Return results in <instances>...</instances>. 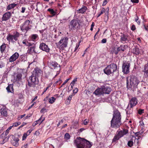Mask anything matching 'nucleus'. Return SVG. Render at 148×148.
Here are the masks:
<instances>
[{
    "instance_id": "1",
    "label": "nucleus",
    "mask_w": 148,
    "mask_h": 148,
    "mask_svg": "<svg viewBox=\"0 0 148 148\" xmlns=\"http://www.w3.org/2000/svg\"><path fill=\"white\" fill-rule=\"evenodd\" d=\"M121 117L120 113L117 110L114 111L113 117L111 121V127L117 128L121 124Z\"/></svg>"
},
{
    "instance_id": "2",
    "label": "nucleus",
    "mask_w": 148,
    "mask_h": 148,
    "mask_svg": "<svg viewBox=\"0 0 148 148\" xmlns=\"http://www.w3.org/2000/svg\"><path fill=\"white\" fill-rule=\"evenodd\" d=\"M74 143L77 148H90L92 145L89 141L80 137L77 138Z\"/></svg>"
},
{
    "instance_id": "3",
    "label": "nucleus",
    "mask_w": 148,
    "mask_h": 148,
    "mask_svg": "<svg viewBox=\"0 0 148 148\" xmlns=\"http://www.w3.org/2000/svg\"><path fill=\"white\" fill-rule=\"evenodd\" d=\"M139 82L137 78L134 75L127 77L126 78L127 88L129 89L132 87H136Z\"/></svg>"
},
{
    "instance_id": "4",
    "label": "nucleus",
    "mask_w": 148,
    "mask_h": 148,
    "mask_svg": "<svg viewBox=\"0 0 148 148\" xmlns=\"http://www.w3.org/2000/svg\"><path fill=\"white\" fill-rule=\"evenodd\" d=\"M128 133V130L126 129H123L122 130L119 129L116 132L112 140V143L115 142L120 138Z\"/></svg>"
},
{
    "instance_id": "5",
    "label": "nucleus",
    "mask_w": 148,
    "mask_h": 148,
    "mask_svg": "<svg viewBox=\"0 0 148 148\" xmlns=\"http://www.w3.org/2000/svg\"><path fill=\"white\" fill-rule=\"evenodd\" d=\"M82 22V21L79 19H74L71 21L69 25V28L73 30L78 29L79 28L80 24Z\"/></svg>"
},
{
    "instance_id": "6",
    "label": "nucleus",
    "mask_w": 148,
    "mask_h": 148,
    "mask_svg": "<svg viewBox=\"0 0 148 148\" xmlns=\"http://www.w3.org/2000/svg\"><path fill=\"white\" fill-rule=\"evenodd\" d=\"M117 69V66L116 64L112 63L108 65L104 69V73L109 75L116 71Z\"/></svg>"
},
{
    "instance_id": "7",
    "label": "nucleus",
    "mask_w": 148,
    "mask_h": 148,
    "mask_svg": "<svg viewBox=\"0 0 148 148\" xmlns=\"http://www.w3.org/2000/svg\"><path fill=\"white\" fill-rule=\"evenodd\" d=\"M29 80L30 82L28 81L27 85H26V87H27V86L29 87H35L36 85L38 84L39 81L38 77L32 75L29 78Z\"/></svg>"
},
{
    "instance_id": "8",
    "label": "nucleus",
    "mask_w": 148,
    "mask_h": 148,
    "mask_svg": "<svg viewBox=\"0 0 148 148\" xmlns=\"http://www.w3.org/2000/svg\"><path fill=\"white\" fill-rule=\"evenodd\" d=\"M20 36L19 33L17 32L13 33V35L10 34L8 35L6 39L9 41L14 42V41H17Z\"/></svg>"
},
{
    "instance_id": "9",
    "label": "nucleus",
    "mask_w": 148,
    "mask_h": 148,
    "mask_svg": "<svg viewBox=\"0 0 148 148\" xmlns=\"http://www.w3.org/2000/svg\"><path fill=\"white\" fill-rule=\"evenodd\" d=\"M68 38L67 37L62 38L58 43V46L60 48L64 49L67 46Z\"/></svg>"
},
{
    "instance_id": "10",
    "label": "nucleus",
    "mask_w": 148,
    "mask_h": 148,
    "mask_svg": "<svg viewBox=\"0 0 148 148\" xmlns=\"http://www.w3.org/2000/svg\"><path fill=\"white\" fill-rule=\"evenodd\" d=\"M130 63L129 61H124L123 64L122 68L123 72L125 74L129 73Z\"/></svg>"
},
{
    "instance_id": "11",
    "label": "nucleus",
    "mask_w": 148,
    "mask_h": 148,
    "mask_svg": "<svg viewBox=\"0 0 148 148\" xmlns=\"http://www.w3.org/2000/svg\"><path fill=\"white\" fill-rule=\"evenodd\" d=\"M30 22L29 20H27L20 26V28L22 32L26 33L30 29L29 26Z\"/></svg>"
},
{
    "instance_id": "12",
    "label": "nucleus",
    "mask_w": 148,
    "mask_h": 148,
    "mask_svg": "<svg viewBox=\"0 0 148 148\" xmlns=\"http://www.w3.org/2000/svg\"><path fill=\"white\" fill-rule=\"evenodd\" d=\"M39 48L40 49L48 53L49 52L50 49L48 47V46L44 43H41L40 44Z\"/></svg>"
},
{
    "instance_id": "13",
    "label": "nucleus",
    "mask_w": 148,
    "mask_h": 148,
    "mask_svg": "<svg viewBox=\"0 0 148 148\" xmlns=\"http://www.w3.org/2000/svg\"><path fill=\"white\" fill-rule=\"evenodd\" d=\"M19 54L17 52L14 53L9 59V62H12L16 60L18 57Z\"/></svg>"
},
{
    "instance_id": "14",
    "label": "nucleus",
    "mask_w": 148,
    "mask_h": 148,
    "mask_svg": "<svg viewBox=\"0 0 148 148\" xmlns=\"http://www.w3.org/2000/svg\"><path fill=\"white\" fill-rule=\"evenodd\" d=\"M42 71L38 68H35L33 71L32 75L38 77L41 74Z\"/></svg>"
},
{
    "instance_id": "15",
    "label": "nucleus",
    "mask_w": 148,
    "mask_h": 148,
    "mask_svg": "<svg viewBox=\"0 0 148 148\" xmlns=\"http://www.w3.org/2000/svg\"><path fill=\"white\" fill-rule=\"evenodd\" d=\"M11 16L10 12H7L3 14L2 20V21H6L10 18Z\"/></svg>"
},
{
    "instance_id": "16",
    "label": "nucleus",
    "mask_w": 148,
    "mask_h": 148,
    "mask_svg": "<svg viewBox=\"0 0 148 148\" xmlns=\"http://www.w3.org/2000/svg\"><path fill=\"white\" fill-rule=\"evenodd\" d=\"M137 103V99L135 97H133L130 100V105L131 108L135 106Z\"/></svg>"
},
{
    "instance_id": "17",
    "label": "nucleus",
    "mask_w": 148,
    "mask_h": 148,
    "mask_svg": "<svg viewBox=\"0 0 148 148\" xmlns=\"http://www.w3.org/2000/svg\"><path fill=\"white\" fill-rule=\"evenodd\" d=\"M0 112L1 115L3 116L7 117L8 116L7 109L5 107H3L1 108Z\"/></svg>"
},
{
    "instance_id": "18",
    "label": "nucleus",
    "mask_w": 148,
    "mask_h": 148,
    "mask_svg": "<svg viewBox=\"0 0 148 148\" xmlns=\"http://www.w3.org/2000/svg\"><path fill=\"white\" fill-rule=\"evenodd\" d=\"M142 72L144 73V75L146 77H148V63L144 65Z\"/></svg>"
},
{
    "instance_id": "19",
    "label": "nucleus",
    "mask_w": 148,
    "mask_h": 148,
    "mask_svg": "<svg viewBox=\"0 0 148 148\" xmlns=\"http://www.w3.org/2000/svg\"><path fill=\"white\" fill-rule=\"evenodd\" d=\"M128 36L127 34H122L121 36L120 41L122 42L126 41H128Z\"/></svg>"
},
{
    "instance_id": "20",
    "label": "nucleus",
    "mask_w": 148,
    "mask_h": 148,
    "mask_svg": "<svg viewBox=\"0 0 148 148\" xmlns=\"http://www.w3.org/2000/svg\"><path fill=\"white\" fill-rule=\"evenodd\" d=\"M103 94H109L111 91V89L109 88L105 87L104 86H101Z\"/></svg>"
},
{
    "instance_id": "21",
    "label": "nucleus",
    "mask_w": 148,
    "mask_h": 148,
    "mask_svg": "<svg viewBox=\"0 0 148 148\" xmlns=\"http://www.w3.org/2000/svg\"><path fill=\"white\" fill-rule=\"evenodd\" d=\"M93 94H94L96 95H103V92L101 87L100 88H98L97 89H96L93 92Z\"/></svg>"
},
{
    "instance_id": "22",
    "label": "nucleus",
    "mask_w": 148,
    "mask_h": 148,
    "mask_svg": "<svg viewBox=\"0 0 148 148\" xmlns=\"http://www.w3.org/2000/svg\"><path fill=\"white\" fill-rule=\"evenodd\" d=\"M19 139L17 138L14 137L13 140L11 141V143L12 145L15 147H17L19 145L18 141Z\"/></svg>"
},
{
    "instance_id": "23",
    "label": "nucleus",
    "mask_w": 148,
    "mask_h": 148,
    "mask_svg": "<svg viewBox=\"0 0 148 148\" xmlns=\"http://www.w3.org/2000/svg\"><path fill=\"white\" fill-rule=\"evenodd\" d=\"M108 11L109 9H107L106 10L105 8H103L101 10V12L99 13L97 16V17H99L101 15L104 13H105V14L108 17Z\"/></svg>"
},
{
    "instance_id": "24",
    "label": "nucleus",
    "mask_w": 148,
    "mask_h": 148,
    "mask_svg": "<svg viewBox=\"0 0 148 148\" xmlns=\"http://www.w3.org/2000/svg\"><path fill=\"white\" fill-rule=\"evenodd\" d=\"M126 46L125 45H121L119 47L117 48V52H115V53L116 54H118L119 51H123L126 49Z\"/></svg>"
},
{
    "instance_id": "25",
    "label": "nucleus",
    "mask_w": 148,
    "mask_h": 148,
    "mask_svg": "<svg viewBox=\"0 0 148 148\" xmlns=\"http://www.w3.org/2000/svg\"><path fill=\"white\" fill-rule=\"evenodd\" d=\"M6 89L8 92L13 93L14 92L13 84H10L6 88Z\"/></svg>"
},
{
    "instance_id": "26",
    "label": "nucleus",
    "mask_w": 148,
    "mask_h": 148,
    "mask_svg": "<svg viewBox=\"0 0 148 148\" xmlns=\"http://www.w3.org/2000/svg\"><path fill=\"white\" fill-rule=\"evenodd\" d=\"M35 46H32L28 49L27 51V53L29 54H32V53L35 52Z\"/></svg>"
},
{
    "instance_id": "27",
    "label": "nucleus",
    "mask_w": 148,
    "mask_h": 148,
    "mask_svg": "<svg viewBox=\"0 0 148 148\" xmlns=\"http://www.w3.org/2000/svg\"><path fill=\"white\" fill-rule=\"evenodd\" d=\"M49 65L52 69H55L58 67V64L56 62H52L49 63Z\"/></svg>"
},
{
    "instance_id": "28",
    "label": "nucleus",
    "mask_w": 148,
    "mask_h": 148,
    "mask_svg": "<svg viewBox=\"0 0 148 148\" xmlns=\"http://www.w3.org/2000/svg\"><path fill=\"white\" fill-rule=\"evenodd\" d=\"M87 9V8L86 6H84L81 9L77 10L78 13H79L83 14L85 12Z\"/></svg>"
},
{
    "instance_id": "29",
    "label": "nucleus",
    "mask_w": 148,
    "mask_h": 148,
    "mask_svg": "<svg viewBox=\"0 0 148 148\" xmlns=\"http://www.w3.org/2000/svg\"><path fill=\"white\" fill-rule=\"evenodd\" d=\"M133 51L134 53L136 55H139L140 52L139 49L137 47H135L134 48Z\"/></svg>"
},
{
    "instance_id": "30",
    "label": "nucleus",
    "mask_w": 148,
    "mask_h": 148,
    "mask_svg": "<svg viewBox=\"0 0 148 148\" xmlns=\"http://www.w3.org/2000/svg\"><path fill=\"white\" fill-rule=\"evenodd\" d=\"M38 38V36L37 34H33L30 36L31 40L34 41H35Z\"/></svg>"
},
{
    "instance_id": "31",
    "label": "nucleus",
    "mask_w": 148,
    "mask_h": 148,
    "mask_svg": "<svg viewBox=\"0 0 148 148\" xmlns=\"http://www.w3.org/2000/svg\"><path fill=\"white\" fill-rule=\"evenodd\" d=\"M16 4L15 3H12L9 5L7 7L6 10H9L12 8H14L16 6Z\"/></svg>"
},
{
    "instance_id": "32",
    "label": "nucleus",
    "mask_w": 148,
    "mask_h": 148,
    "mask_svg": "<svg viewBox=\"0 0 148 148\" xmlns=\"http://www.w3.org/2000/svg\"><path fill=\"white\" fill-rule=\"evenodd\" d=\"M6 47V45L4 43H3V44L0 47L1 52V53H3L4 51L5 47Z\"/></svg>"
},
{
    "instance_id": "33",
    "label": "nucleus",
    "mask_w": 148,
    "mask_h": 148,
    "mask_svg": "<svg viewBox=\"0 0 148 148\" xmlns=\"http://www.w3.org/2000/svg\"><path fill=\"white\" fill-rule=\"evenodd\" d=\"M64 138L66 140H69L70 138V136L68 133H66L64 135Z\"/></svg>"
},
{
    "instance_id": "34",
    "label": "nucleus",
    "mask_w": 148,
    "mask_h": 148,
    "mask_svg": "<svg viewBox=\"0 0 148 148\" xmlns=\"http://www.w3.org/2000/svg\"><path fill=\"white\" fill-rule=\"evenodd\" d=\"M48 11L50 12V13L52 14L53 16L55 15L56 12L52 9L49 8L47 10Z\"/></svg>"
},
{
    "instance_id": "35",
    "label": "nucleus",
    "mask_w": 148,
    "mask_h": 148,
    "mask_svg": "<svg viewBox=\"0 0 148 148\" xmlns=\"http://www.w3.org/2000/svg\"><path fill=\"white\" fill-rule=\"evenodd\" d=\"M56 100V99L54 97H51L49 99V102L50 103H53Z\"/></svg>"
},
{
    "instance_id": "36",
    "label": "nucleus",
    "mask_w": 148,
    "mask_h": 148,
    "mask_svg": "<svg viewBox=\"0 0 148 148\" xmlns=\"http://www.w3.org/2000/svg\"><path fill=\"white\" fill-rule=\"evenodd\" d=\"M77 81V78L74 79L73 81L71 83L70 85H71V87L72 88L73 86H74L75 83Z\"/></svg>"
},
{
    "instance_id": "37",
    "label": "nucleus",
    "mask_w": 148,
    "mask_h": 148,
    "mask_svg": "<svg viewBox=\"0 0 148 148\" xmlns=\"http://www.w3.org/2000/svg\"><path fill=\"white\" fill-rule=\"evenodd\" d=\"M21 123L20 122H15L13 124V125L12 126V127H16L20 125Z\"/></svg>"
},
{
    "instance_id": "38",
    "label": "nucleus",
    "mask_w": 148,
    "mask_h": 148,
    "mask_svg": "<svg viewBox=\"0 0 148 148\" xmlns=\"http://www.w3.org/2000/svg\"><path fill=\"white\" fill-rule=\"evenodd\" d=\"M133 142L132 141L130 140L128 142L127 145L131 147L133 146Z\"/></svg>"
},
{
    "instance_id": "39",
    "label": "nucleus",
    "mask_w": 148,
    "mask_h": 148,
    "mask_svg": "<svg viewBox=\"0 0 148 148\" xmlns=\"http://www.w3.org/2000/svg\"><path fill=\"white\" fill-rule=\"evenodd\" d=\"M22 76V75L21 74H17L16 77L17 79H18V80H21Z\"/></svg>"
},
{
    "instance_id": "40",
    "label": "nucleus",
    "mask_w": 148,
    "mask_h": 148,
    "mask_svg": "<svg viewBox=\"0 0 148 148\" xmlns=\"http://www.w3.org/2000/svg\"><path fill=\"white\" fill-rule=\"evenodd\" d=\"M28 136V135L26 133H24L22 137V140H25Z\"/></svg>"
},
{
    "instance_id": "41",
    "label": "nucleus",
    "mask_w": 148,
    "mask_h": 148,
    "mask_svg": "<svg viewBox=\"0 0 148 148\" xmlns=\"http://www.w3.org/2000/svg\"><path fill=\"white\" fill-rule=\"evenodd\" d=\"M4 64L1 61H0V68H2L4 67Z\"/></svg>"
},
{
    "instance_id": "42",
    "label": "nucleus",
    "mask_w": 148,
    "mask_h": 148,
    "mask_svg": "<svg viewBox=\"0 0 148 148\" xmlns=\"http://www.w3.org/2000/svg\"><path fill=\"white\" fill-rule=\"evenodd\" d=\"M40 121V123H41L45 119V117L42 116L39 119Z\"/></svg>"
},
{
    "instance_id": "43",
    "label": "nucleus",
    "mask_w": 148,
    "mask_h": 148,
    "mask_svg": "<svg viewBox=\"0 0 148 148\" xmlns=\"http://www.w3.org/2000/svg\"><path fill=\"white\" fill-rule=\"evenodd\" d=\"M129 104L128 105L127 108L126 109V111L127 114H130V112L129 111V110L130 109V108L129 107Z\"/></svg>"
},
{
    "instance_id": "44",
    "label": "nucleus",
    "mask_w": 148,
    "mask_h": 148,
    "mask_svg": "<svg viewBox=\"0 0 148 148\" xmlns=\"http://www.w3.org/2000/svg\"><path fill=\"white\" fill-rule=\"evenodd\" d=\"M73 95H70L69 97H68L67 100L68 101L69 103H70V101L72 99V97L73 96Z\"/></svg>"
},
{
    "instance_id": "45",
    "label": "nucleus",
    "mask_w": 148,
    "mask_h": 148,
    "mask_svg": "<svg viewBox=\"0 0 148 148\" xmlns=\"http://www.w3.org/2000/svg\"><path fill=\"white\" fill-rule=\"evenodd\" d=\"M144 109H139L138 111V113L140 114H141L142 113H144Z\"/></svg>"
},
{
    "instance_id": "46",
    "label": "nucleus",
    "mask_w": 148,
    "mask_h": 148,
    "mask_svg": "<svg viewBox=\"0 0 148 148\" xmlns=\"http://www.w3.org/2000/svg\"><path fill=\"white\" fill-rule=\"evenodd\" d=\"M70 79V78L67 79L62 84L61 87H62L63 85H64L65 84H66L69 81Z\"/></svg>"
},
{
    "instance_id": "47",
    "label": "nucleus",
    "mask_w": 148,
    "mask_h": 148,
    "mask_svg": "<svg viewBox=\"0 0 148 148\" xmlns=\"http://www.w3.org/2000/svg\"><path fill=\"white\" fill-rule=\"evenodd\" d=\"M136 17L135 19V21L138 24L140 25V21H137L138 20V17L137 16H136Z\"/></svg>"
},
{
    "instance_id": "48",
    "label": "nucleus",
    "mask_w": 148,
    "mask_h": 148,
    "mask_svg": "<svg viewBox=\"0 0 148 148\" xmlns=\"http://www.w3.org/2000/svg\"><path fill=\"white\" fill-rule=\"evenodd\" d=\"M89 120L88 119H86L84 120V125H87L88 122H89Z\"/></svg>"
},
{
    "instance_id": "49",
    "label": "nucleus",
    "mask_w": 148,
    "mask_h": 148,
    "mask_svg": "<svg viewBox=\"0 0 148 148\" xmlns=\"http://www.w3.org/2000/svg\"><path fill=\"white\" fill-rule=\"evenodd\" d=\"M12 126H10L9 127L8 129L6 131V132L7 133V134H8L9 132V130L11 129L12 128Z\"/></svg>"
},
{
    "instance_id": "50",
    "label": "nucleus",
    "mask_w": 148,
    "mask_h": 148,
    "mask_svg": "<svg viewBox=\"0 0 148 148\" xmlns=\"http://www.w3.org/2000/svg\"><path fill=\"white\" fill-rule=\"evenodd\" d=\"M136 27L135 25H133L131 27V29L132 31H134L136 29Z\"/></svg>"
},
{
    "instance_id": "51",
    "label": "nucleus",
    "mask_w": 148,
    "mask_h": 148,
    "mask_svg": "<svg viewBox=\"0 0 148 148\" xmlns=\"http://www.w3.org/2000/svg\"><path fill=\"white\" fill-rule=\"evenodd\" d=\"M62 82V80L61 79H59V80L56 82V83L59 84H60Z\"/></svg>"
},
{
    "instance_id": "52",
    "label": "nucleus",
    "mask_w": 148,
    "mask_h": 148,
    "mask_svg": "<svg viewBox=\"0 0 148 148\" xmlns=\"http://www.w3.org/2000/svg\"><path fill=\"white\" fill-rule=\"evenodd\" d=\"M94 26V22H92L91 25V27H90V30L91 31H92L93 30V28Z\"/></svg>"
},
{
    "instance_id": "53",
    "label": "nucleus",
    "mask_w": 148,
    "mask_h": 148,
    "mask_svg": "<svg viewBox=\"0 0 148 148\" xmlns=\"http://www.w3.org/2000/svg\"><path fill=\"white\" fill-rule=\"evenodd\" d=\"M106 38H104L101 40V43H106Z\"/></svg>"
},
{
    "instance_id": "54",
    "label": "nucleus",
    "mask_w": 148,
    "mask_h": 148,
    "mask_svg": "<svg viewBox=\"0 0 148 148\" xmlns=\"http://www.w3.org/2000/svg\"><path fill=\"white\" fill-rule=\"evenodd\" d=\"M32 131V130H29L26 133L27 134V135H28L29 136L30 134V133H31Z\"/></svg>"
},
{
    "instance_id": "55",
    "label": "nucleus",
    "mask_w": 148,
    "mask_h": 148,
    "mask_svg": "<svg viewBox=\"0 0 148 148\" xmlns=\"http://www.w3.org/2000/svg\"><path fill=\"white\" fill-rule=\"evenodd\" d=\"M131 1L132 3H138V0H131Z\"/></svg>"
},
{
    "instance_id": "56",
    "label": "nucleus",
    "mask_w": 148,
    "mask_h": 148,
    "mask_svg": "<svg viewBox=\"0 0 148 148\" xmlns=\"http://www.w3.org/2000/svg\"><path fill=\"white\" fill-rule=\"evenodd\" d=\"M25 9H26L25 8L23 7L22 8V11H21V12L22 13H24L25 12Z\"/></svg>"
},
{
    "instance_id": "57",
    "label": "nucleus",
    "mask_w": 148,
    "mask_h": 148,
    "mask_svg": "<svg viewBox=\"0 0 148 148\" xmlns=\"http://www.w3.org/2000/svg\"><path fill=\"white\" fill-rule=\"evenodd\" d=\"M146 31H148V24L146 26L145 25H143Z\"/></svg>"
},
{
    "instance_id": "58",
    "label": "nucleus",
    "mask_w": 148,
    "mask_h": 148,
    "mask_svg": "<svg viewBox=\"0 0 148 148\" xmlns=\"http://www.w3.org/2000/svg\"><path fill=\"white\" fill-rule=\"evenodd\" d=\"M78 89H77V88H76L75 90H73V92L74 93H76L78 91Z\"/></svg>"
},
{
    "instance_id": "59",
    "label": "nucleus",
    "mask_w": 148,
    "mask_h": 148,
    "mask_svg": "<svg viewBox=\"0 0 148 148\" xmlns=\"http://www.w3.org/2000/svg\"><path fill=\"white\" fill-rule=\"evenodd\" d=\"M50 87V86H48L46 88H45L44 91L43 92V94H44Z\"/></svg>"
},
{
    "instance_id": "60",
    "label": "nucleus",
    "mask_w": 148,
    "mask_h": 148,
    "mask_svg": "<svg viewBox=\"0 0 148 148\" xmlns=\"http://www.w3.org/2000/svg\"><path fill=\"white\" fill-rule=\"evenodd\" d=\"M28 42L27 41H26L25 40H23V41L22 42V43L23 44H25L27 46V43Z\"/></svg>"
},
{
    "instance_id": "61",
    "label": "nucleus",
    "mask_w": 148,
    "mask_h": 148,
    "mask_svg": "<svg viewBox=\"0 0 148 148\" xmlns=\"http://www.w3.org/2000/svg\"><path fill=\"white\" fill-rule=\"evenodd\" d=\"M79 46V45L77 44V45H76V47H75V49L74 50L75 51H76L77 50V49L78 48Z\"/></svg>"
},
{
    "instance_id": "62",
    "label": "nucleus",
    "mask_w": 148,
    "mask_h": 148,
    "mask_svg": "<svg viewBox=\"0 0 148 148\" xmlns=\"http://www.w3.org/2000/svg\"><path fill=\"white\" fill-rule=\"evenodd\" d=\"M27 46H32V43H30V42H28L27 43Z\"/></svg>"
},
{
    "instance_id": "63",
    "label": "nucleus",
    "mask_w": 148,
    "mask_h": 148,
    "mask_svg": "<svg viewBox=\"0 0 148 148\" xmlns=\"http://www.w3.org/2000/svg\"><path fill=\"white\" fill-rule=\"evenodd\" d=\"M21 148H27V144L24 145L21 147Z\"/></svg>"
},
{
    "instance_id": "64",
    "label": "nucleus",
    "mask_w": 148,
    "mask_h": 148,
    "mask_svg": "<svg viewBox=\"0 0 148 148\" xmlns=\"http://www.w3.org/2000/svg\"><path fill=\"white\" fill-rule=\"evenodd\" d=\"M38 124V123H37L36 121H35L32 124V126L34 127L36 126Z\"/></svg>"
}]
</instances>
